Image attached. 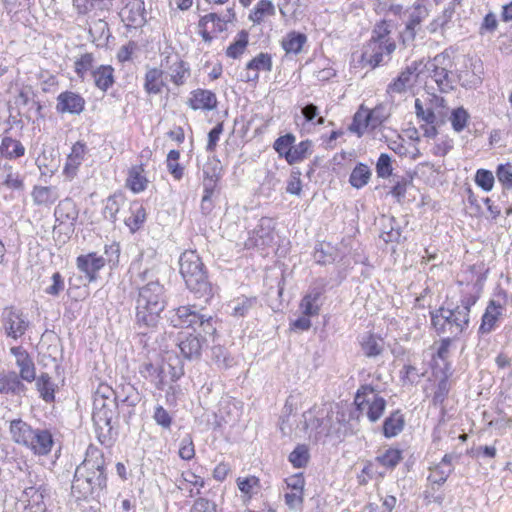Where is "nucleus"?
I'll return each instance as SVG.
<instances>
[{
    "instance_id": "338daca9",
    "label": "nucleus",
    "mask_w": 512,
    "mask_h": 512,
    "mask_svg": "<svg viewBox=\"0 0 512 512\" xmlns=\"http://www.w3.org/2000/svg\"><path fill=\"white\" fill-rule=\"evenodd\" d=\"M167 365L169 368L171 381L175 382L184 375L182 360L178 354L169 357L167 360Z\"/></svg>"
},
{
    "instance_id": "7c9ffc66",
    "label": "nucleus",
    "mask_w": 512,
    "mask_h": 512,
    "mask_svg": "<svg viewBox=\"0 0 512 512\" xmlns=\"http://www.w3.org/2000/svg\"><path fill=\"white\" fill-rule=\"evenodd\" d=\"M322 291L318 288L311 289L302 299L300 307L305 316L317 315L320 309V298Z\"/></svg>"
},
{
    "instance_id": "37998d69",
    "label": "nucleus",
    "mask_w": 512,
    "mask_h": 512,
    "mask_svg": "<svg viewBox=\"0 0 512 512\" xmlns=\"http://www.w3.org/2000/svg\"><path fill=\"white\" fill-rule=\"evenodd\" d=\"M229 21H231L230 18L225 19L216 13H209L200 18L198 26H207L211 23L212 26L210 28L212 29V32L216 34L225 31L226 24Z\"/></svg>"
},
{
    "instance_id": "f257e3e1",
    "label": "nucleus",
    "mask_w": 512,
    "mask_h": 512,
    "mask_svg": "<svg viewBox=\"0 0 512 512\" xmlns=\"http://www.w3.org/2000/svg\"><path fill=\"white\" fill-rule=\"evenodd\" d=\"M130 280L138 290L136 299V320L140 326L156 325L160 312L164 309V288L153 271L141 269L139 262L130 266Z\"/></svg>"
},
{
    "instance_id": "0e129e2a",
    "label": "nucleus",
    "mask_w": 512,
    "mask_h": 512,
    "mask_svg": "<svg viewBox=\"0 0 512 512\" xmlns=\"http://www.w3.org/2000/svg\"><path fill=\"white\" fill-rule=\"evenodd\" d=\"M453 471L452 465H448L445 467L444 465L438 464L431 472V474L428 477V480H430L434 484L442 485L446 482L447 478Z\"/></svg>"
},
{
    "instance_id": "774afa93",
    "label": "nucleus",
    "mask_w": 512,
    "mask_h": 512,
    "mask_svg": "<svg viewBox=\"0 0 512 512\" xmlns=\"http://www.w3.org/2000/svg\"><path fill=\"white\" fill-rule=\"evenodd\" d=\"M391 157L386 154H380L376 163V173L379 178H387L392 175Z\"/></svg>"
},
{
    "instance_id": "f3484780",
    "label": "nucleus",
    "mask_w": 512,
    "mask_h": 512,
    "mask_svg": "<svg viewBox=\"0 0 512 512\" xmlns=\"http://www.w3.org/2000/svg\"><path fill=\"white\" fill-rule=\"evenodd\" d=\"M272 70V58L268 53L261 52L246 64V72L242 76L245 82H256L259 79V72H270Z\"/></svg>"
},
{
    "instance_id": "9d476101",
    "label": "nucleus",
    "mask_w": 512,
    "mask_h": 512,
    "mask_svg": "<svg viewBox=\"0 0 512 512\" xmlns=\"http://www.w3.org/2000/svg\"><path fill=\"white\" fill-rule=\"evenodd\" d=\"M1 322L6 336L14 340L21 338L30 325L27 315L15 307L4 308Z\"/></svg>"
},
{
    "instance_id": "6e6d98bb",
    "label": "nucleus",
    "mask_w": 512,
    "mask_h": 512,
    "mask_svg": "<svg viewBox=\"0 0 512 512\" xmlns=\"http://www.w3.org/2000/svg\"><path fill=\"white\" fill-rule=\"evenodd\" d=\"M120 202H122V197L113 195L107 198L104 209H103V217L110 222L116 221L117 213L120 210Z\"/></svg>"
},
{
    "instance_id": "e433bc0d",
    "label": "nucleus",
    "mask_w": 512,
    "mask_h": 512,
    "mask_svg": "<svg viewBox=\"0 0 512 512\" xmlns=\"http://www.w3.org/2000/svg\"><path fill=\"white\" fill-rule=\"evenodd\" d=\"M371 170L363 163H358L352 170L349 183L352 187L360 189L364 187L370 180Z\"/></svg>"
},
{
    "instance_id": "4d7b16f0",
    "label": "nucleus",
    "mask_w": 512,
    "mask_h": 512,
    "mask_svg": "<svg viewBox=\"0 0 512 512\" xmlns=\"http://www.w3.org/2000/svg\"><path fill=\"white\" fill-rule=\"evenodd\" d=\"M415 114L425 124H435L437 116L431 106L424 107L420 99L415 100Z\"/></svg>"
},
{
    "instance_id": "f03ea898",
    "label": "nucleus",
    "mask_w": 512,
    "mask_h": 512,
    "mask_svg": "<svg viewBox=\"0 0 512 512\" xmlns=\"http://www.w3.org/2000/svg\"><path fill=\"white\" fill-rule=\"evenodd\" d=\"M107 463L103 452L89 445L84 460L76 467L71 490L77 498H100L107 489Z\"/></svg>"
},
{
    "instance_id": "4c0bfd02",
    "label": "nucleus",
    "mask_w": 512,
    "mask_h": 512,
    "mask_svg": "<svg viewBox=\"0 0 512 512\" xmlns=\"http://www.w3.org/2000/svg\"><path fill=\"white\" fill-rule=\"evenodd\" d=\"M306 41L307 37L305 34L299 32H290L282 40V48L286 53L298 54L302 50V47Z\"/></svg>"
},
{
    "instance_id": "603ef678",
    "label": "nucleus",
    "mask_w": 512,
    "mask_h": 512,
    "mask_svg": "<svg viewBox=\"0 0 512 512\" xmlns=\"http://www.w3.org/2000/svg\"><path fill=\"white\" fill-rule=\"evenodd\" d=\"M428 15V9L424 5L417 3L410 12L406 25L419 30L421 23L428 17Z\"/></svg>"
},
{
    "instance_id": "680f3d73",
    "label": "nucleus",
    "mask_w": 512,
    "mask_h": 512,
    "mask_svg": "<svg viewBox=\"0 0 512 512\" xmlns=\"http://www.w3.org/2000/svg\"><path fill=\"white\" fill-rule=\"evenodd\" d=\"M496 177L504 189L512 190V165L499 164L496 168Z\"/></svg>"
},
{
    "instance_id": "c85d7f7f",
    "label": "nucleus",
    "mask_w": 512,
    "mask_h": 512,
    "mask_svg": "<svg viewBox=\"0 0 512 512\" xmlns=\"http://www.w3.org/2000/svg\"><path fill=\"white\" fill-rule=\"evenodd\" d=\"M25 154L23 144L9 136H4L0 144V155L7 159H16Z\"/></svg>"
},
{
    "instance_id": "412c9836",
    "label": "nucleus",
    "mask_w": 512,
    "mask_h": 512,
    "mask_svg": "<svg viewBox=\"0 0 512 512\" xmlns=\"http://www.w3.org/2000/svg\"><path fill=\"white\" fill-rule=\"evenodd\" d=\"M54 444L52 434L45 429H35L27 445L37 455H47Z\"/></svg>"
},
{
    "instance_id": "de8ad7c7",
    "label": "nucleus",
    "mask_w": 512,
    "mask_h": 512,
    "mask_svg": "<svg viewBox=\"0 0 512 512\" xmlns=\"http://www.w3.org/2000/svg\"><path fill=\"white\" fill-rule=\"evenodd\" d=\"M248 45V33L242 30L238 34V39L231 43L226 50V55L233 59L238 58L244 53L245 48Z\"/></svg>"
},
{
    "instance_id": "864d4df0",
    "label": "nucleus",
    "mask_w": 512,
    "mask_h": 512,
    "mask_svg": "<svg viewBox=\"0 0 512 512\" xmlns=\"http://www.w3.org/2000/svg\"><path fill=\"white\" fill-rule=\"evenodd\" d=\"M14 104L18 109V114L22 116V113L28 109V107L35 105L33 92L29 88L20 90L18 95L15 97Z\"/></svg>"
},
{
    "instance_id": "8fccbe9b",
    "label": "nucleus",
    "mask_w": 512,
    "mask_h": 512,
    "mask_svg": "<svg viewBox=\"0 0 512 512\" xmlns=\"http://www.w3.org/2000/svg\"><path fill=\"white\" fill-rule=\"evenodd\" d=\"M290 463L295 468H303L308 464L309 451L306 445H297L295 449L289 454Z\"/></svg>"
},
{
    "instance_id": "4be33fe9",
    "label": "nucleus",
    "mask_w": 512,
    "mask_h": 512,
    "mask_svg": "<svg viewBox=\"0 0 512 512\" xmlns=\"http://www.w3.org/2000/svg\"><path fill=\"white\" fill-rule=\"evenodd\" d=\"M502 311L503 306L500 303L491 300L482 316L479 333L488 334L493 331L497 325L499 317L502 315Z\"/></svg>"
},
{
    "instance_id": "a878e982",
    "label": "nucleus",
    "mask_w": 512,
    "mask_h": 512,
    "mask_svg": "<svg viewBox=\"0 0 512 512\" xmlns=\"http://www.w3.org/2000/svg\"><path fill=\"white\" fill-rule=\"evenodd\" d=\"M92 77L95 86L106 92L115 82L114 68L111 65H100L92 71Z\"/></svg>"
},
{
    "instance_id": "2eb2a0df",
    "label": "nucleus",
    "mask_w": 512,
    "mask_h": 512,
    "mask_svg": "<svg viewBox=\"0 0 512 512\" xmlns=\"http://www.w3.org/2000/svg\"><path fill=\"white\" fill-rule=\"evenodd\" d=\"M50 490L45 485L39 487L29 486L23 491L22 500L27 502L26 509L30 512H45L46 504L44 499L49 497Z\"/></svg>"
},
{
    "instance_id": "9b49d317",
    "label": "nucleus",
    "mask_w": 512,
    "mask_h": 512,
    "mask_svg": "<svg viewBox=\"0 0 512 512\" xmlns=\"http://www.w3.org/2000/svg\"><path fill=\"white\" fill-rule=\"evenodd\" d=\"M421 62L414 61L403 69L400 74L387 86L388 95L404 94L412 89L418 81Z\"/></svg>"
},
{
    "instance_id": "a211bd4d",
    "label": "nucleus",
    "mask_w": 512,
    "mask_h": 512,
    "mask_svg": "<svg viewBox=\"0 0 512 512\" xmlns=\"http://www.w3.org/2000/svg\"><path fill=\"white\" fill-rule=\"evenodd\" d=\"M88 151L87 145L82 141H77L71 148V152L68 154L66 163L63 168V173L70 179H72L78 171L84 161L85 155Z\"/></svg>"
},
{
    "instance_id": "f8f14e48",
    "label": "nucleus",
    "mask_w": 512,
    "mask_h": 512,
    "mask_svg": "<svg viewBox=\"0 0 512 512\" xmlns=\"http://www.w3.org/2000/svg\"><path fill=\"white\" fill-rule=\"evenodd\" d=\"M56 100V111L60 114L79 115L85 110L86 101L76 92L63 91L57 96Z\"/></svg>"
},
{
    "instance_id": "09e8293b",
    "label": "nucleus",
    "mask_w": 512,
    "mask_h": 512,
    "mask_svg": "<svg viewBox=\"0 0 512 512\" xmlns=\"http://www.w3.org/2000/svg\"><path fill=\"white\" fill-rule=\"evenodd\" d=\"M474 181L483 191L489 192L494 187L495 176L492 171L480 168L475 173Z\"/></svg>"
},
{
    "instance_id": "7ed1b4c3",
    "label": "nucleus",
    "mask_w": 512,
    "mask_h": 512,
    "mask_svg": "<svg viewBox=\"0 0 512 512\" xmlns=\"http://www.w3.org/2000/svg\"><path fill=\"white\" fill-rule=\"evenodd\" d=\"M476 299L468 296L461 299L460 305L453 309L441 307L431 312V322L436 332L441 335L442 346L438 352H445L449 343L469 325L470 308L475 304Z\"/></svg>"
},
{
    "instance_id": "58836bf2",
    "label": "nucleus",
    "mask_w": 512,
    "mask_h": 512,
    "mask_svg": "<svg viewBox=\"0 0 512 512\" xmlns=\"http://www.w3.org/2000/svg\"><path fill=\"white\" fill-rule=\"evenodd\" d=\"M402 459V450L396 448H388L375 458L377 463L391 470L394 469Z\"/></svg>"
},
{
    "instance_id": "ea45409f",
    "label": "nucleus",
    "mask_w": 512,
    "mask_h": 512,
    "mask_svg": "<svg viewBox=\"0 0 512 512\" xmlns=\"http://www.w3.org/2000/svg\"><path fill=\"white\" fill-rule=\"evenodd\" d=\"M36 387L44 401L48 403L54 401V384L52 383L51 378L47 373H42L36 379Z\"/></svg>"
},
{
    "instance_id": "4468645a",
    "label": "nucleus",
    "mask_w": 512,
    "mask_h": 512,
    "mask_svg": "<svg viewBox=\"0 0 512 512\" xmlns=\"http://www.w3.org/2000/svg\"><path fill=\"white\" fill-rule=\"evenodd\" d=\"M123 22L129 27H140L145 22V4L143 0H126L120 12Z\"/></svg>"
},
{
    "instance_id": "72a5a7b5",
    "label": "nucleus",
    "mask_w": 512,
    "mask_h": 512,
    "mask_svg": "<svg viewBox=\"0 0 512 512\" xmlns=\"http://www.w3.org/2000/svg\"><path fill=\"white\" fill-rule=\"evenodd\" d=\"M170 80L177 86H181L186 82L190 75V69L186 62L176 58L168 69Z\"/></svg>"
},
{
    "instance_id": "6e6552de",
    "label": "nucleus",
    "mask_w": 512,
    "mask_h": 512,
    "mask_svg": "<svg viewBox=\"0 0 512 512\" xmlns=\"http://www.w3.org/2000/svg\"><path fill=\"white\" fill-rule=\"evenodd\" d=\"M355 405L361 415L375 423L383 415L386 408V400L377 395L371 386H362L356 393Z\"/></svg>"
},
{
    "instance_id": "bf43d9fd",
    "label": "nucleus",
    "mask_w": 512,
    "mask_h": 512,
    "mask_svg": "<svg viewBox=\"0 0 512 512\" xmlns=\"http://www.w3.org/2000/svg\"><path fill=\"white\" fill-rule=\"evenodd\" d=\"M152 418L157 425L165 430H169L173 423L172 415L162 405H157L154 408Z\"/></svg>"
},
{
    "instance_id": "5701e85b",
    "label": "nucleus",
    "mask_w": 512,
    "mask_h": 512,
    "mask_svg": "<svg viewBox=\"0 0 512 512\" xmlns=\"http://www.w3.org/2000/svg\"><path fill=\"white\" fill-rule=\"evenodd\" d=\"M143 164L134 165L128 170L126 186L134 193L143 192L148 186Z\"/></svg>"
},
{
    "instance_id": "2f4dec72",
    "label": "nucleus",
    "mask_w": 512,
    "mask_h": 512,
    "mask_svg": "<svg viewBox=\"0 0 512 512\" xmlns=\"http://www.w3.org/2000/svg\"><path fill=\"white\" fill-rule=\"evenodd\" d=\"M130 216L125 218V224L132 232L140 229L146 220V210L139 202H133L130 205Z\"/></svg>"
},
{
    "instance_id": "6ab92c4d",
    "label": "nucleus",
    "mask_w": 512,
    "mask_h": 512,
    "mask_svg": "<svg viewBox=\"0 0 512 512\" xmlns=\"http://www.w3.org/2000/svg\"><path fill=\"white\" fill-rule=\"evenodd\" d=\"M188 105L193 110L211 111L217 107V97L215 93L210 90L196 89L191 92Z\"/></svg>"
},
{
    "instance_id": "423d86ee",
    "label": "nucleus",
    "mask_w": 512,
    "mask_h": 512,
    "mask_svg": "<svg viewBox=\"0 0 512 512\" xmlns=\"http://www.w3.org/2000/svg\"><path fill=\"white\" fill-rule=\"evenodd\" d=\"M118 415V403L115 399L104 400L95 398L93 401L92 420L96 428L98 440L110 445L117 436L113 420Z\"/></svg>"
},
{
    "instance_id": "13d9d810",
    "label": "nucleus",
    "mask_w": 512,
    "mask_h": 512,
    "mask_svg": "<svg viewBox=\"0 0 512 512\" xmlns=\"http://www.w3.org/2000/svg\"><path fill=\"white\" fill-rule=\"evenodd\" d=\"M469 114L463 107L454 109L451 113L450 121L455 132H461L467 125Z\"/></svg>"
},
{
    "instance_id": "dca6fc26",
    "label": "nucleus",
    "mask_w": 512,
    "mask_h": 512,
    "mask_svg": "<svg viewBox=\"0 0 512 512\" xmlns=\"http://www.w3.org/2000/svg\"><path fill=\"white\" fill-rule=\"evenodd\" d=\"M27 387L15 371L0 372V394L10 396H25Z\"/></svg>"
},
{
    "instance_id": "c03bdc74",
    "label": "nucleus",
    "mask_w": 512,
    "mask_h": 512,
    "mask_svg": "<svg viewBox=\"0 0 512 512\" xmlns=\"http://www.w3.org/2000/svg\"><path fill=\"white\" fill-rule=\"evenodd\" d=\"M369 113L372 129H376L390 117L391 106L388 104L380 103L373 109H369Z\"/></svg>"
},
{
    "instance_id": "aec40b11",
    "label": "nucleus",
    "mask_w": 512,
    "mask_h": 512,
    "mask_svg": "<svg viewBox=\"0 0 512 512\" xmlns=\"http://www.w3.org/2000/svg\"><path fill=\"white\" fill-rule=\"evenodd\" d=\"M54 215L56 222L60 224L69 223L70 227L73 229L78 219L79 211L71 198H65L56 206Z\"/></svg>"
},
{
    "instance_id": "0eeeda50",
    "label": "nucleus",
    "mask_w": 512,
    "mask_h": 512,
    "mask_svg": "<svg viewBox=\"0 0 512 512\" xmlns=\"http://www.w3.org/2000/svg\"><path fill=\"white\" fill-rule=\"evenodd\" d=\"M171 323L175 327L192 328L194 332H203L206 335H214L217 330L215 317L196 305H185L175 309Z\"/></svg>"
},
{
    "instance_id": "c9c22d12",
    "label": "nucleus",
    "mask_w": 512,
    "mask_h": 512,
    "mask_svg": "<svg viewBox=\"0 0 512 512\" xmlns=\"http://www.w3.org/2000/svg\"><path fill=\"white\" fill-rule=\"evenodd\" d=\"M313 143L311 140L301 141L299 144L292 146L291 152L287 155V162L290 165L300 163L311 154Z\"/></svg>"
},
{
    "instance_id": "b1692460",
    "label": "nucleus",
    "mask_w": 512,
    "mask_h": 512,
    "mask_svg": "<svg viewBox=\"0 0 512 512\" xmlns=\"http://www.w3.org/2000/svg\"><path fill=\"white\" fill-rule=\"evenodd\" d=\"M405 426V417L402 412L397 409L390 413L388 417L385 418L382 426L383 435L386 438H392L401 433Z\"/></svg>"
},
{
    "instance_id": "ddd939ff",
    "label": "nucleus",
    "mask_w": 512,
    "mask_h": 512,
    "mask_svg": "<svg viewBox=\"0 0 512 512\" xmlns=\"http://www.w3.org/2000/svg\"><path fill=\"white\" fill-rule=\"evenodd\" d=\"M76 266L89 282H93L97 279L98 272L105 266V259L96 252H90L79 255L76 258Z\"/></svg>"
},
{
    "instance_id": "473e14b6",
    "label": "nucleus",
    "mask_w": 512,
    "mask_h": 512,
    "mask_svg": "<svg viewBox=\"0 0 512 512\" xmlns=\"http://www.w3.org/2000/svg\"><path fill=\"white\" fill-rule=\"evenodd\" d=\"M17 356V365L20 368V380L26 382H33L36 380V369L32 359L29 358V354H15Z\"/></svg>"
},
{
    "instance_id": "49530a36",
    "label": "nucleus",
    "mask_w": 512,
    "mask_h": 512,
    "mask_svg": "<svg viewBox=\"0 0 512 512\" xmlns=\"http://www.w3.org/2000/svg\"><path fill=\"white\" fill-rule=\"evenodd\" d=\"M296 141L295 135L292 133H287L283 136L278 137L274 144L273 148L279 154L280 157H284L287 161V155L291 152L292 146Z\"/></svg>"
},
{
    "instance_id": "69168bd1",
    "label": "nucleus",
    "mask_w": 512,
    "mask_h": 512,
    "mask_svg": "<svg viewBox=\"0 0 512 512\" xmlns=\"http://www.w3.org/2000/svg\"><path fill=\"white\" fill-rule=\"evenodd\" d=\"M457 78L460 85L466 89L476 88L481 83L480 78L469 70H460L457 73Z\"/></svg>"
},
{
    "instance_id": "1a4fd4ad",
    "label": "nucleus",
    "mask_w": 512,
    "mask_h": 512,
    "mask_svg": "<svg viewBox=\"0 0 512 512\" xmlns=\"http://www.w3.org/2000/svg\"><path fill=\"white\" fill-rule=\"evenodd\" d=\"M449 63V56L445 53H440L425 65L429 76L436 82L439 90L444 93L454 89V80L449 70Z\"/></svg>"
},
{
    "instance_id": "79ce46f5",
    "label": "nucleus",
    "mask_w": 512,
    "mask_h": 512,
    "mask_svg": "<svg viewBox=\"0 0 512 512\" xmlns=\"http://www.w3.org/2000/svg\"><path fill=\"white\" fill-rule=\"evenodd\" d=\"M256 297H240L231 303V315L235 317H244L256 305Z\"/></svg>"
},
{
    "instance_id": "f704fd0d",
    "label": "nucleus",
    "mask_w": 512,
    "mask_h": 512,
    "mask_svg": "<svg viewBox=\"0 0 512 512\" xmlns=\"http://www.w3.org/2000/svg\"><path fill=\"white\" fill-rule=\"evenodd\" d=\"M448 377H449V375L444 372V375L439 380L436 390L432 397L433 406L440 408L442 415H444V413H445L444 402L447 399L449 391H450Z\"/></svg>"
},
{
    "instance_id": "e2e57ef3",
    "label": "nucleus",
    "mask_w": 512,
    "mask_h": 512,
    "mask_svg": "<svg viewBox=\"0 0 512 512\" xmlns=\"http://www.w3.org/2000/svg\"><path fill=\"white\" fill-rule=\"evenodd\" d=\"M332 247L329 245L327 249L324 248L323 244H319L315 247L313 258L316 263L326 265L335 261V255L331 252Z\"/></svg>"
},
{
    "instance_id": "39448f33",
    "label": "nucleus",
    "mask_w": 512,
    "mask_h": 512,
    "mask_svg": "<svg viewBox=\"0 0 512 512\" xmlns=\"http://www.w3.org/2000/svg\"><path fill=\"white\" fill-rule=\"evenodd\" d=\"M390 26L386 21L376 24L372 30L370 40L363 46L360 62L363 66L368 65L376 68L389 60L396 49V43L390 36Z\"/></svg>"
},
{
    "instance_id": "393cba45",
    "label": "nucleus",
    "mask_w": 512,
    "mask_h": 512,
    "mask_svg": "<svg viewBox=\"0 0 512 512\" xmlns=\"http://www.w3.org/2000/svg\"><path fill=\"white\" fill-rule=\"evenodd\" d=\"M31 196L35 205L49 206L58 200L59 193L54 186H34Z\"/></svg>"
},
{
    "instance_id": "bb28decb",
    "label": "nucleus",
    "mask_w": 512,
    "mask_h": 512,
    "mask_svg": "<svg viewBox=\"0 0 512 512\" xmlns=\"http://www.w3.org/2000/svg\"><path fill=\"white\" fill-rule=\"evenodd\" d=\"M164 86L163 71L158 68H149L145 73L144 90L148 94L157 95L162 92Z\"/></svg>"
},
{
    "instance_id": "a19ab883",
    "label": "nucleus",
    "mask_w": 512,
    "mask_h": 512,
    "mask_svg": "<svg viewBox=\"0 0 512 512\" xmlns=\"http://www.w3.org/2000/svg\"><path fill=\"white\" fill-rule=\"evenodd\" d=\"M177 341L180 352H200L203 349V343L197 335L181 333Z\"/></svg>"
},
{
    "instance_id": "052dcab7",
    "label": "nucleus",
    "mask_w": 512,
    "mask_h": 512,
    "mask_svg": "<svg viewBox=\"0 0 512 512\" xmlns=\"http://www.w3.org/2000/svg\"><path fill=\"white\" fill-rule=\"evenodd\" d=\"M301 113L308 123L313 125H323L325 123V118L319 115V108L313 103H308L302 107Z\"/></svg>"
},
{
    "instance_id": "a18cd8bd",
    "label": "nucleus",
    "mask_w": 512,
    "mask_h": 512,
    "mask_svg": "<svg viewBox=\"0 0 512 512\" xmlns=\"http://www.w3.org/2000/svg\"><path fill=\"white\" fill-rule=\"evenodd\" d=\"M95 58L92 53H84L74 62L75 73L81 79L85 78V75L89 71H93Z\"/></svg>"
},
{
    "instance_id": "20e7f679",
    "label": "nucleus",
    "mask_w": 512,
    "mask_h": 512,
    "mask_svg": "<svg viewBox=\"0 0 512 512\" xmlns=\"http://www.w3.org/2000/svg\"><path fill=\"white\" fill-rule=\"evenodd\" d=\"M180 274L186 287L196 298H204L207 303L215 293L208 273L200 256L194 250L184 251L179 258Z\"/></svg>"
},
{
    "instance_id": "3c124183",
    "label": "nucleus",
    "mask_w": 512,
    "mask_h": 512,
    "mask_svg": "<svg viewBox=\"0 0 512 512\" xmlns=\"http://www.w3.org/2000/svg\"><path fill=\"white\" fill-rule=\"evenodd\" d=\"M180 152L178 150H170L167 155V169L175 180H180L184 174V167L178 163Z\"/></svg>"
},
{
    "instance_id": "c756f323",
    "label": "nucleus",
    "mask_w": 512,
    "mask_h": 512,
    "mask_svg": "<svg viewBox=\"0 0 512 512\" xmlns=\"http://www.w3.org/2000/svg\"><path fill=\"white\" fill-rule=\"evenodd\" d=\"M367 128L372 129L369 108L361 105L353 116V121L349 126V130L356 133L358 136H362Z\"/></svg>"
},
{
    "instance_id": "cd10ccee",
    "label": "nucleus",
    "mask_w": 512,
    "mask_h": 512,
    "mask_svg": "<svg viewBox=\"0 0 512 512\" xmlns=\"http://www.w3.org/2000/svg\"><path fill=\"white\" fill-rule=\"evenodd\" d=\"M34 431L35 429H32L30 425L21 419L11 421L10 432L12 439L18 444L27 446L32 439Z\"/></svg>"
},
{
    "instance_id": "5fc2aeb1",
    "label": "nucleus",
    "mask_w": 512,
    "mask_h": 512,
    "mask_svg": "<svg viewBox=\"0 0 512 512\" xmlns=\"http://www.w3.org/2000/svg\"><path fill=\"white\" fill-rule=\"evenodd\" d=\"M360 344L365 352H381L384 349V340L370 333L361 337Z\"/></svg>"
}]
</instances>
